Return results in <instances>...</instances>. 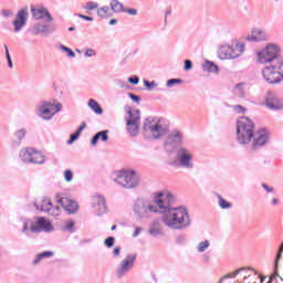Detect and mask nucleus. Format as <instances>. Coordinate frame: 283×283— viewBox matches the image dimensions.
Listing matches in <instances>:
<instances>
[{"mask_svg": "<svg viewBox=\"0 0 283 283\" xmlns=\"http://www.w3.org/2000/svg\"><path fill=\"white\" fill-rule=\"evenodd\" d=\"M176 197L170 192L165 191L164 201L161 203L160 212L163 214L161 222L168 229L175 231H182L187 227H191V219L189 218V211L185 207H174Z\"/></svg>", "mask_w": 283, "mask_h": 283, "instance_id": "nucleus-1", "label": "nucleus"}, {"mask_svg": "<svg viewBox=\"0 0 283 283\" xmlns=\"http://www.w3.org/2000/svg\"><path fill=\"white\" fill-rule=\"evenodd\" d=\"M258 61L265 65L262 70V75L266 83H270V85L282 83L283 57H280V46L269 44L258 53Z\"/></svg>", "mask_w": 283, "mask_h": 283, "instance_id": "nucleus-2", "label": "nucleus"}, {"mask_svg": "<svg viewBox=\"0 0 283 283\" xmlns=\"http://www.w3.org/2000/svg\"><path fill=\"white\" fill-rule=\"evenodd\" d=\"M165 200V191L156 192L154 199L137 198L133 203V213L138 221L154 218V213H160V207Z\"/></svg>", "mask_w": 283, "mask_h": 283, "instance_id": "nucleus-3", "label": "nucleus"}, {"mask_svg": "<svg viewBox=\"0 0 283 283\" xmlns=\"http://www.w3.org/2000/svg\"><path fill=\"white\" fill-rule=\"evenodd\" d=\"M111 180L124 189H136L140 185V176L136 170H115L111 174Z\"/></svg>", "mask_w": 283, "mask_h": 283, "instance_id": "nucleus-4", "label": "nucleus"}, {"mask_svg": "<svg viewBox=\"0 0 283 283\" xmlns=\"http://www.w3.org/2000/svg\"><path fill=\"white\" fill-rule=\"evenodd\" d=\"M255 134V124L249 117H240L237 122V142L239 145H249Z\"/></svg>", "mask_w": 283, "mask_h": 283, "instance_id": "nucleus-5", "label": "nucleus"}, {"mask_svg": "<svg viewBox=\"0 0 283 283\" xmlns=\"http://www.w3.org/2000/svg\"><path fill=\"white\" fill-rule=\"evenodd\" d=\"M142 129L145 134H151L155 140H158V138H163V136H167V134H169V126L165 124V120H156L154 117H147L144 120Z\"/></svg>", "mask_w": 283, "mask_h": 283, "instance_id": "nucleus-6", "label": "nucleus"}, {"mask_svg": "<svg viewBox=\"0 0 283 283\" xmlns=\"http://www.w3.org/2000/svg\"><path fill=\"white\" fill-rule=\"evenodd\" d=\"M63 109V104L42 101L35 106V114L42 120H52L59 112Z\"/></svg>", "mask_w": 283, "mask_h": 283, "instance_id": "nucleus-7", "label": "nucleus"}, {"mask_svg": "<svg viewBox=\"0 0 283 283\" xmlns=\"http://www.w3.org/2000/svg\"><path fill=\"white\" fill-rule=\"evenodd\" d=\"M125 112L127 114L125 117L126 132L132 138H136L140 132V111L132 106H125Z\"/></svg>", "mask_w": 283, "mask_h": 283, "instance_id": "nucleus-8", "label": "nucleus"}, {"mask_svg": "<svg viewBox=\"0 0 283 283\" xmlns=\"http://www.w3.org/2000/svg\"><path fill=\"white\" fill-rule=\"evenodd\" d=\"M245 46L243 43L237 45L223 44L218 50V56L221 61H231L233 59H240L241 54H244Z\"/></svg>", "mask_w": 283, "mask_h": 283, "instance_id": "nucleus-9", "label": "nucleus"}, {"mask_svg": "<svg viewBox=\"0 0 283 283\" xmlns=\"http://www.w3.org/2000/svg\"><path fill=\"white\" fill-rule=\"evenodd\" d=\"M176 160L178 167L191 171L196 165L193 164V153L185 146H179L176 151Z\"/></svg>", "mask_w": 283, "mask_h": 283, "instance_id": "nucleus-10", "label": "nucleus"}, {"mask_svg": "<svg viewBox=\"0 0 283 283\" xmlns=\"http://www.w3.org/2000/svg\"><path fill=\"white\" fill-rule=\"evenodd\" d=\"M20 159L27 165H44L45 156L32 147H25L20 150Z\"/></svg>", "mask_w": 283, "mask_h": 283, "instance_id": "nucleus-11", "label": "nucleus"}, {"mask_svg": "<svg viewBox=\"0 0 283 283\" xmlns=\"http://www.w3.org/2000/svg\"><path fill=\"white\" fill-rule=\"evenodd\" d=\"M34 207L38 211H43L49 216H59L61 213V207L52 205V200L48 197H42L40 200L34 202Z\"/></svg>", "mask_w": 283, "mask_h": 283, "instance_id": "nucleus-12", "label": "nucleus"}, {"mask_svg": "<svg viewBox=\"0 0 283 283\" xmlns=\"http://www.w3.org/2000/svg\"><path fill=\"white\" fill-rule=\"evenodd\" d=\"M182 140H185V135L180 130H172L168 134L167 139L164 142L165 149L171 154L178 145H182Z\"/></svg>", "mask_w": 283, "mask_h": 283, "instance_id": "nucleus-13", "label": "nucleus"}, {"mask_svg": "<svg viewBox=\"0 0 283 283\" xmlns=\"http://www.w3.org/2000/svg\"><path fill=\"white\" fill-rule=\"evenodd\" d=\"M271 138V135L269 134V130L266 128H260L256 132H254V136L252 138V149L255 151L260 149V147H264V145H269V140Z\"/></svg>", "mask_w": 283, "mask_h": 283, "instance_id": "nucleus-14", "label": "nucleus"}, {"mask_svg": "<svg viewBox=\"0 0 283 283\" xmlns=\"http://www.w3.org/2000/svg\"><path fill=\"white\" fill-rule=\"evenodd\" d=\"M31 14L35 21H45V23H52L54 21V18L52 17V13H50V10L43 6L31 7Z\"/></svg>", "mask_w": 283, "mask_h": 283, "instance_id": "nucleus-15", "label": "nucleus"}, {"mask_svg": "<svg viewBox=\"0 0 283 283\" xmlns=\"http://www.w3.org/2000/svg\"><path fill=\"white\" fill-rule=\"evenodd\" d=\"M134 262H136V254H128L117 268V277H123L129 270L134 268Z\"/></svg>", "mask_w": 283, "mask_h": 283, "instance_id": "nucleus-16", "label": "nucleus"}, {"mask_svg": "<svg viewBox=\"0 0 283 283\" xmlns=\"http://www.w3.org/2000/svg\"><path fill=\"white\" fill-rule=\"evenodd\" d=\"M28 9H20L13 20L14 32H21L25 25H28Z\"/></svg>", "mask_w": 283, "mask_h": 283, "instance_id": "nucleus-17", "label": "nucleus"}, {"mask_svg": "<svg viewBox=\"0 0 283 283\" xmlns=\"http://www.w3.org/2000/svg\"><path fill=\"white\" fill-rule=\"evenodd\" d=\"M55 200L70 214L76 213V211H78V203L72 199H69L67 197H60L56 195Z\"/></svg>", "mask_w": 283, "mask_h": 283, "instance_id": "nucleus-18", "label": "nucleus"}, {"mask_svg": "<svg viewBox=\"0 0 283 283\" xmlns=\"http://www.w3.org/2000/svg\"><path fill=\"white\" fill-rule=\"evenodd\" d=\"M35 233H50V231H54V227L52 226V221L48 220L45 217H38L34 221Z\"/></svg>", "mask_w": 283, "mask_h": 283, "instance_id": "nucleus-19", "label": "nucleus"}, {"mask_svg": "<svg viewBox=\"0 0 283 283\" xmlns=\"http://www.w3.org/2000/svg\"><path fill=\"white\" fill-rule=\"evenodd\" d=\"M93 209L96 216H104V213H107V201L105 200V197H103L102 195L94 196Z\"/></svg>", "mask_w": 283, "mask_h": 283, "instance_id": "nucleus-20", "label": "nucleus"}, {"mask_svg": "<svg viewBox=\"0 0 283 283\" xmlns=\"http://www.w3.org/2000/svg\"><path fill=\"white\" fill-rule=\"evenodd\" d=\"M52 32H56V25L51 24H43V23H36L31 29V33L33 36H36L39 34H52Z\"/></svg>", "mask_w": 283, "mask_h": 283, "instance_id": "nucleus-21", "label": "nucleus"}, {"mask_svg": "<svg viewBox=\"0 0 283 283\" xmlns=\"http://www.w3.org/2000/svg\"><path fill=\"white\" fill-rule=\"evenodd\" d=\"M148 233L151 235V238H163V235H165V230H163V227L160 226V220L155 219L149 224Z\"/></svg>", "mask_w": 283, "mask_h": 283, "instance_id": "nucleus-22", "label": "nucleus"}, {"mask_svg": "<svg viewBox=\"0 0 283 283\" xmlns=\"http://www.w3.org/2000/svg\"><path fill=\"white\" fill-rule=\"evenodd\" d=\"M98 140L102 143H107L109 140V130H101L97 132L92 138H91V145L92 147H96L98 145Z\"/></svg>", "mask_w": 283, "mask_h": 283, "instance_id": "nucleus-23", "label": "nucleus"}, {"mask_svg": "<svg viewBox=\"0 0 283 283\" xmlns=\"http://www.w3.org/2000/svg\"><path fill=\"white\" fill-rule=\"evenodd\" d=\"M269 35L265 30L254 29L252 35L248 38V41H266Z\"/></svg>", "mask_w": 283, "mask_h": 283, "instance_id": "nucleus-24", "label": "nucleus"}, {"mask_svg": "<svg viewBox=\"0 0 283 283\" xmlns=\"http://www.w3.org/2000/svg\"><path fill=\"white\" fill-rule=\"evenodd\" d=\"M35 231L36 228L34 226V221H32V219H24L21 232L24 235H30V233H35Z\"/></svg>", "mask_w": 283, "mask_h": 283, "instance_id": "nucleus-25", "label": "nucleus"}, {"mask_svg": "<svg viewBox=\"0 0 283 283\" xmlns=\"http://www.w3.org/2000/svg\"><path fill=\"white\" fill-rule=\"evenodd\" d=\"M202 70L205 72H208L209 74H220V67L218 64H214L213 62L206 60L202 64Z\"/></svg>", "mask_w": 283, "mask_h": 283, "instance_id": "nucleus-26", "label": "nucleus"}, {"mask_svg": "<svg viewBox=\"0 0 283 283\" xmlns=\"http://www.w3.org/2000/svg\"><path fill=\"white\" fill-rule=\"evenodd\" d=\"M233 94L234 96H238L239 98H247V84L245 83H239L233 87Z\"/></svg>", "mask_w": 283, "mask_h": 283, "instance_id": "nucleus-27", "label": "nucleus"}, {"mask_svg": "<svg viewBox=\"0 0 283 283\" xmlns=\"http://www.w3.org/2000/svg\"><path fill=\"white\" fill-rule=\"evenodd\" d=\"M265 105L266 107H269V109H282V103H280V101L275 99V98H271V97H265Z\"/></svg>", "mask_w": 283, "mask_h": 283, "instance_id": "nucleus-28", "label": "nucleus"}, {"mask_svg": "<svg viewBox=\"0 0 283 283\" xmlns=\"http://www.w3.org/2000/svg\"><path fill=\"white\" fill-rule=\"evenodd\" d=\"M54 256V252L52 251H44L42 253H39L35 255V260L32 261V264L34 266H36V264H39L41 262V260H45V258H53Z\"/></svg>", "mask_w": 283, "mask_h": 283, "instance_id": "nucleus-29", "label": "nucleus"}, {"mask_svg": "<svg viewBox=\"0 0 283 283\" xmlns=\"http://www.w3.org/2000/svg\"><path fill=\"white\" fill-rule=\"evenodd\" d=\"M125 12V6H123V2L118 0H112L111 1V12Z\"/></svg>", "mask_w": 283, "mask_h": 283, "instance_id": "nucleus-30", "label": "nucleus"}, {"mask_svg": "<svg viewBox=\"0 0 283 283\" xmlns=\"http://www.w3.org/2000/svg\"><path fill=\"white\" fill-rule=\"evenodd\" d=\"M88 107L98 115L103 114V107L94 98L88 99Z\"/></svg>", "mask_w": 283, "mask_h": 283, "instance_id": "nucleus-31", "label": "nucleus"}, {"mask_svg": "<svg viewBox=\"0 0 283 283\" xmlns=\"http://www.w3.org/2000/svg\"><path fill=\"white\" fill-rule=\"evenodd\" d=\"M216 196L218 198V205H219L220 209H232L233 208V203L227 201V199H223L220 193H216Z\"/></svg>", "mask_w": 283, "mask_h": 283, "instance_id": "nucleus-32", "label": "nucleus"}, {"mask_svg": "<svg viewBox=\"0 0 283 283\" xmlns=\"http://www.w3.org/2000/svg\"><path fill=\"white\" fill-rule=\"evenodd\" d=\"M97 17L102 19H107V17H112V9L108 6L101 7L97 9Z\"/></svg>", "mask_w": 283, "mask_h": 283, "instance_id": "nucleus-33", "label": "nucleus"}, {"mask_svg": "<svg viewBox=\"0 0 283 283\" xmlns=\"http://www.w3.org/2000/svg\"><path fill=\"white\" fill-rule=\"evenodd\" d=\"M75 222L73 220H66L64 221V224L62 227V229L64 231H67L69 233H74L76 231L75 227Z\"/></svg>", "mask_w": 283, "mask_h": 283, "instance_id": "nucleus-34", "label": "nucleus"}, {"mask_svg": "<svg viewBox=\"0 0 283 283\" xmlns=\"http://www.w3.org/2000/svg\"><path fill=\"white\" fill-rule=\"evenodd\" d=\"M242 271H247V268H241L239 270H235L234 272L232 273H229V274H226L221 277L220 280V283L224 282V280H229V279H233L237 275H240V273H242Z\"/></svg>", "mask_w": 283, "mask_h": 283, "instance_id": "nucleus-35", "label": "nucleus"}, {"mask_svg": "<svg viewBox=\"0 0 283 283\" xmlns=\"http://www.w3.org/2000/svg\"><path fill=\"white\" fill-rule=\"evenodd\" d=\"M209 247H211V242L209 240L201 241L197 245V251L198 253H205Z\"/></svg>", "mask_w": 283, "mask_h": 283, "instance_id": "nucleus-36", "label": "nucleus"}, {"mask_svg": "<svg viewBox=\"0 0 283 283\" xmlns=\"http://www.w3.org/2000/svg\"><path fill=\"white\" fill-rule=\"evenodd\" d=\"M27 134H28V130H27L25 128H20V129H18V130L14 133V136H15V138H18V140H20V143H21V140H23V138H25Z\"/></svg>", "mask_w": 283, "mask_h": 283, "instance_id": "nucleus-37", "label": "nucleus"}, {"mask_svg": "<svg viewBox=\"0 0 283 283\" xmlns=\"http://www.w3.org/2000/svg\"><path fill=\"white\" fill-rule=\"evenodd\" d=\"M60 49L62 50V52H66L67 56L70 59H74V56H76V53H74V51H72V49H70V48H67V46H65L63 44L60 45Z\"/></svg>", "mask_w": 283, "mask_h": 283, "instance_id": "nucleus-38", "label": "nucleus"}, {"mask_svg": "<svg viewBox=\"0 0 283 283\" xmlns=\"http://www.w3.org/2000/svg\"><path fill=\"white\" fill-rule=\"evenodd\" d=\"M144 85L148 90V92H151L153 87H158V83H156V81L149 82L148 80H144Z\"/></svg>", "mask_w": 283, "mask_h": 283, "instance_id": "nucleus-39", "label": "nucleus"}, {"mask_svg": "<svg viewBox=\"0 0 283 283\" xmlns=\"http://www.w3.org/2000/svg\"><path fill=\"white\" fill-rule=\"evenodd\" d=\"M182 83V80L180 78H170L166 82L167 87H174V85H180Z\"/></svg>", "mask_w": 283, "mask_h": 283, "instance_id": "nucleus-40", "label": "nucleus"}, {"mask_svg": "<svg viewBox=\"0 0 283 283\" xmlns=\"http://www.w3.org/2000/svg\"><path fill=\"white\" fill-rule=\"evenodd\" d=\"M74 179V172H72V170L67 169L64 171V180L65 182H72V180Z\"/></svg>", "mask_w": 283, "mask_h": 283, "instance_id": "nucleus-41", "label": "nucleus"}, {"mask_svg": "<svg viewBox=\"0 0 283 283\" xmlns=\"http://www.w3.org/2000/svg\"><path fill=\"white\" fill-rule=\"evenodd\" d=\"M114 242H116V238L114 237H108L104 240V244L107 249H112V247H114Z\"/></svg>", "mask_w": 283, "mask_h": 283, "instance_id": "nucleus-42", "label": "nucleus"}, {"mask_svg": "<svg viewBox=\"0 0 283 283\" xmlns=\"http://www.w3.org/2000/svg\"><path fill=\"white\" fill-rule=\"evenodd\" d=\"M232 109H233V112H235V114H245L247 113V108H244V106H242V105H233Z\"/></svg>", "mask_w": 283, "mask_h": 283, "instance_id": "nucleus-43", "label": "nucleus"}, {"mask_svg": "<svg viewBox=\"0 0 283 283\" xmlns=\"http://www.w3.org/2000/svg\"><path fill=\"white\" fill-rule=\"evenodd\" d=\"M81 135H77L76 133L71 134L70 139L66 142L67 145H74L75 140H78Z\"/></svg>", "mask_w": 283, "mask_h": 283, "instance_id": "nucleus-44", "label": "nucleus"}, {"mask_svg": "<svg viewBox=\"0 0 283 283\" xmlns=\"http://www.w3.org/2000/svg\"><path fill=\"white\" fill-rule=\"evenodd\" d=\"M85 10H96V8H98V2H87L86 6L84 7Z\"/></svg>", "mask_w": 283, "mask_h": 283, "instance_id": "nucleus-45", "label": "nucleus"}, {"mask_svg": "<svg viewBox=\"0 0 283 283\" xmlns=\"http://www.w3.org/2000/svg\"><path fill=\"white\" fill-rule=\"evenodd\" d=\"M128 83H130V85H138V83H140V77L133 75L128 77Z\"/></svg>", "mask_w": 283, "mask_h": 283, "instance_id": "nucleus-46", "label": "nucleus"}, {"mask_svg": "<svg viewBox=\"0 0 283 283\" xmlns=\"http://www.w3.org/2000/svg\"><path fill=\"white\" fill-rule=\"evenodd\" d=\"M184 63H185L184 70L186 72H189V70L193 69V62H191V60H185Z\"/></svg>", "mask_w": 283, "mask_h": 283, "instance_id": "nucleus-47", "label": "nucleus"}, {"mask_svg": "<svg viewBox=\"0 0 283 283\" xmlns=\"http://www.w3.org/2000/svg\"><path fill=\"white\" fill-rule=\"evenodd\" d=\"M128 97L130 101H134V103H137V105L140 104V96L135 95L134 93H128Z\"/></svg>", "mask_w": 283, "mask_h": 283, "instance_id": "nucleus-48", "label": "nucleus"}, {"mask_svg": "<svg viewBox=\"0 0 283 283\" xmlns=\"http://www.w3.org/2000/svg\"><path fill=\"white\" fill-rule=\"evenodd\" d=\"M116 83H117V86L120 87L122 90H129V84H127V82H124L123 80H118Z\"/></svg>", "mask_w": 283, "mask_h": 283, "instance_id": "nucleus-49", "label": "nucleus"}, {"mask_svg": "<svg viewBox=\"0 0 283 283\" xmlns=\"http://www.w3.org/2000/svg\"><path fill=\"white\" fill-rule=\"evenodd\" d=\"M124 12H126L130 17H136V14H138V10L136 9H124Z\"/></svg>", "mask_w": 283, "mask_h": 283, "instance_id": "nucleus-50", "label": "nucleus"}, {"mask_svg": "<svg viewBox=\"0 0 283 283\" xmlns=\"http://www.w3.org/2000/svg\"><path fill=\"white\" fill-rule=\"evenodd\" d=\"M84 56L86 57L96 56V51H94L93 49H87L86 52L84 53Z\"/></svg>", "mask_w": 283, "mask_h": 283, "instance_id": "nucleus-51", "label": "nucleus"}, {"mask_svg": "<svg viewBox=\"0 0 283 283\" xmlns=\"http://www.w3.org/2000/svg\"><path fill=\"white\" fill-rule=\"evenodd\" d=\"M76 17H78V19H84V21H94L93 17H88L82 13H76Z\"/></svg>", "mask_w": 283, "mask_h": 283, "instance_id": "nucleus-52", "label": "nucleus"}, {"mask_svg": "<svg viewBox=\"0 0 283 283\" xmlns=\"http://www.w3.org/2000/svg\"><path fill=\"white\" fill-rule=\"evenodd\" d=\"M263 189H265V191H268V193H273V191H275V188L270 187L266 184H262Z\"/></svg>", "mask_w": 283, "mask_h": 283, "instance_id": "nucleus-53", "label": "nucleus"}, {"mask_svg": "<svg viewBox=\"0 0 283 283\" xmlns=\"http://www.w3.org/2000/svg\"><path fill=\"white\" fill-rule=\"evenodd\" d=\"M142 231H143V228L136 227L135 232L133 233V238H138Z\"/></svg>", "mask_w": 283, "mask_h": 283, "instance_id": "nucleus-54", "label": "nucleus"}, {"mask_svg": "<svg viewBox=\"0 0 283 283\" xmlns=\"http://www.w3.org/2000/svg\"><path fill=\"white\" fill-rule=\"evenodd\" d=\"M85 127H87V124L82 123V125L77 128V130L75 132V134L81 136V133L83 132V129H85Z\"/></svg>", "mask_w": 283, "mask_h": 283, "instance_id": "nucleus-55", "label": "nucleus"}, {"mask_svg": "<svg viewBox=\"0 0 283 283\" xmlns=\"http://www.w3.org/2000/svg\"><path fill=\"white\" fill-rule=\"evenodd\" d=\"M85 127H87V124L82 123V125L77 128V130L75 132V134L81 136V133L83 132V129H85Z\"/></svg>", "mask_w": 283, "mask_h": 283, "instance_id": "nucleus-56", "label": "nucleus"}, {"mask_svg": "<svg viewBox=\"0 0 283 283\" xmlns=\"http://www.w3.org/2000/svg\"><path fill=\"white\" fill-rule=\"evenodd\" d=\"M1 14H2V17L8 18V17H12V14H14V13L10 10H2Z\"/></svg>", "mask_w": 283, "mask_h": 283, "instance_id": "nucleus-57", "label": "nucleus"}, {"mask_svg": "<svg viewBox=\"0 0 283 283\" xmlns=\"http://www.w3.org/2000/svg\"><path fill=\"white\" fill-rule=\"evenodd\" d=\"M113 255L115 258H118V255H120V247H116L114 250H113Z\"/></svg>", "mask_w": 283, "mask_h": 283, "instance_id": "nucleus-58", "label": "nucleus"}, {"mask_svg": "<svg viewBox=\"0 0 283 283\" xmlns=\"http://www.w3.org/2000/svg\"><path fill=\"white\" fill-rule=\"evenodd\" d=\"M4 51H6V59H7V61L12 59V56H10V49H8L7 44H4Z\"/></svg>", "mask_w": 283, "mask_h": 283, "instance_id": "nucleus-59", "label": "nucleus"}, {"mask_svg": "<svg viewBox=\"0 0 283 283\" xmlns=\"http://www.w3.org/2000/svg\"><path fill=\"white\" fill-rule=\"evenodd\" d=\"M177 242H178V244H185V242H186L185 237L184 235H178L177 237Z\"/></svg>", "mask_w": 283, "mask_h": 283, "instance_id": "nucleus-60", "label": "nucleus"}, {"mask_svg": "<svg viewBox=\"0 0 283 283\" xmlns=\"http://www.w3.org/2000/svg\"><path fill=\"white\" fill-rule=\"evenodd\" d=\"M108 23H109V25H116V23H118V20L111 19Z\"/></svg>", "mask_w": 283, "mask_h": 283, "instance_id": "nucleus-61", "label": "nucleus"}, {"mask_svg": "<svg viewBox=\"0 0 283 283\" xmlns=\"http://www.w3.org/2000/svg\"><path fill=\"white\" fill-rule=\"evenodd\" d=\"M7 62H8V67L10 69L14 67V64L12 63V59L7 60Z\"/></svg>", "mask_w": 283, "mask_h": 283, "instance_id": "nucleus-62", "label": "nucleus"}, {"mask_svg": "<svg viewBox=\"0 0 283 283\" xmlns=\"http://www.w3.org/2000/svg\"><path fill=\"white\" fill-rule=\"evenodd\" d=\"M277 202H279L277 198H273V199H272V205H273L274 207L277 205Z\"/></svg>", "mask_w": 283, "mask_h": 283, "instance_id": "nucleus-63", "label": "nucleus"}, {"mask_svg": "<svg viewBox=\"0 0 283 283\" xmlns=\"http://www.w3.org/2000/svg\"><path fill=\"white\" fill-rule=\"evenodd\" d=\"M170 14H171V9L166 11V18L170 17Z\"/></svg>", "mask_w": 283, "mask_h": 283, "instance_id": "nucleus-64", "label": "nucleus"}]
</instances>
